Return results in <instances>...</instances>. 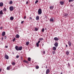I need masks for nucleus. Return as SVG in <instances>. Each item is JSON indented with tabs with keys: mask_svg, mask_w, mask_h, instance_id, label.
Returning a JSON list of instances; mask_svg holds the SVG:
<instances>
[{
	"mask_svg": "<svg viewBox=\"0 0 74 74\" xmlns=\"http://www.w3.org/2000/svg\"><path fill=\"white\" fill-rule=\"evenodd\" d=\"M11 65H10L8 66L7 68V70H10L11 69Z\"/></svg>",
	"mask_w": 74,
	"mask_h": 74,
	"instance_id": "3",
	"label": "nucleus"
},
{
	"mask_svg": "<svg viewBox=\"0 0 74 74\" xmlns=\"http://www.w3.org/2000/svg\"><path fill=\"white\" fill-rule=\"evenodd\" d=\"M53 51H55L56 50V47H53Z\"/></svg>",
	"mask_w": 74,
	"mask_h": 74,
	"instance_id": "17",
	"label": "nucleus"
},
{
	"mask_svg": "<svg viewBox=\"0 0 74 74\" xmlns=\"http://www.w3.org/2000/svg\"><path fill=\"white\" fill-rule=\"evenodd\" d=\"M68 65L69 66H70V64H69V63L68 64Z\"/></svg>",
	"mask_w": 74,
	"mask_h": 74,
	"instance_id": "46",
	"label": "nucleus"
},
{
	"mask_svg": "<svg viewBox=\"0 0 74 74\" xmlns=\"http://www.w3.org/2000/svg\"><path fill=\"white\" fill-rule=\"evenodd\" d=\"M60 74H63V73H62V72H61V73Z\"/></svg>",
	"mask_w": 74,
	"mask_h": 74,
	"instance_id": "52",
	"label": "nucleus"
},
{
	"mask_svg": "<svg viewBox=\"0 0 74 74\" xmlns=\"http://www.w3.org/2000/svg\"><path fill=\"white\" fill-rule=\"evenodd\" d=\"M46 74H48L49 73V69H47L46 71Z\"/></svg>",
	"mask_w": 74,
	"mask_h": 74,
	"instance_id": "8",
	"label": "nucleus"
},
{
	"mask_svg": "<svg viewBox=\"0 0 74 74\" xmlns=\"http://www.w3.org/2000/svg\"><path fill=\"white\" fill-rule=\"evenodd\" d=\"M73 55L74 56V53H73Z\"/></svg>",
	"mask_w": 74,
	"mask_h": 74,
	"instance_id": "57",
	"label": "nucleus"
},
{
	"mask_svg": "<svg viewBox=\"0 0 74 74\" xmlns=\"http://www.w3.org/2000/svg\"><path fill=\"white\" fill-rule=\"evenodd\" d=\"M5 34V32H3L2 33V36H4Z\"/></svg>",
	"mask_w": 74,
	"mask_h": 74,
	"instance_id": "9",
	"label": "nucleus"
},
{
	"mask_svg": "<svg viewBox=\"0 0 74 74\" xmlns=\"http://www.w3.org/2000/svg\"><path fill=\"white\" fill-rule=\"evenodd\" d=\"M15 48L16 51H21L22 49V47L21 46L19 47L18 46H16Z\"/></svg>",
	"mask_w": 74,
	"mask_h": 74,
	"instance_id": "1",
	"label": "nucleus"
},
{
	"mask_svg": "<svg viewBox=\"0 0 74 74\" xmlns=\"http://www.w3.org/2000/svg\"><path fill=\"white\" fill-rule=\"evenodd\" d=\"M23 62H24V63H28L29 62H28V61L26 60H23Z\"/></svg>",
	"mask_w": 74,
	"mask_h": 74,
	"instance_id": "20",
	"label": "nucleus"
},
{
	"mask_svg": "<svg viewBox=\"0 0 74 74\" xmlns=\"http://www.w3.org/2000/svg\"><path fill=\"white\" fill-rule=\"evenodd\" d=\"M66 55H69V52L68 51H66Z\"/></svg>",
	"mask_w": 74,
	"mask_h": 74,
	"instance_id": "22",
	"label": "nucleus"
},
{
	"mask_svg": "<svg viewBox=\"0 0 74 74\" xmlns=\"http://www.w3.org/2000/svg\"><path fill=\"white\" fill-rule=\"evenodd\" d=\"M68 15V14H67V13H65L64 15V16H65V17L67 16Z\"/></svg>",
	"mask_w": 74,
	"mask_h": 74,
	"instance_id": "14",
	"label": "nucleus"
},
{
	"mask_svg": "<svg viewBox=\"0 0 74 74\" xmlns=\"http://www.w3.org/2000/svg\"><path fill=\"white\" fill-rule=\"evenodd\" d=\"M3 10L4 11L6 12V11H7V9L6 8H4L3 9Z\"/></svg>",
	"mask_w": 74,
	"mask_h": 74,
	"instance_id": "26",
	"label": "nucleus"
},
{
	"mask_svg": "<svg viewBox=\"0 0 74 74\" xmlns=\"http://www.w3.org/2000/svg\"><path fill=\"white\" fill-rule=\"evenodd\" d=\"M69 3L70 2H72V1H74V0H69Z\"/></svg>",
	"mask_w": 74,
	"mask_h": 74,
	"instance_id": "30",
	"label": "nucleus"
},
{
	"mask_svg": "<svg viewBox=\"0 0 74 74\" xmlns=\"http://www.w3.org/2000/svg\"><path fill=\"white\" fill-rule=\"evenodd\" d=\"M35 30L36 31H38V28L37 27H35Z\"/></svg>",
	"mask_w": 74,
	"mask_h": 74,
	"instance_id": "29",
	"label": "nucleus"
},
{
	"mask_svg": "<svg viewBox=\"0 0 74 74\" xmlns=\"http://www.w3.org/2000/svg\"><path fill=\"white\" fill-rule=\"evenodd\" d=\"M16 37L17 38H19V37H20L19 35L18 34H17L16 35Z\"/></svg>",
	"mask_w": 74,
	"mask_h": 74,
	"instance_id": "13",
	"label": "nucleus"
},
{
	"mask_svg": "<svg viewBox=\"0 0 74 74\" xmlns=\"http://www.w3.org/2000/svg\"><path fill=\"white\" fill-rule=\"evenodd\" d=\"M28 1H27L26 3V4H28Z\"/></svg>",
	"mask_w": 74,
	"mask_h": 74,
	"instance_id": "49",
	"label": "nucleus"
},
{
	"mask_svg": "<svg viewBox=\"0 0 74 74\" xmlns=\"http://www.w3.org/2000/svg\"><path fill=\"white\" fill-rule=\"evenodd\" d=\"M71 7H73V5H71Z\"/></svg>",
	"mask_w": 74,
	"mask_h": 74,
	"instance_id": "55",
	"label": "nucleus"
},
{
	"mask_svg": "<svg viewBox=\"0 0 74 74\" xmlns=\"http://www.w3.org/2000/svg\"><path fill=\"white\" fill-rule=\"evenodd\" d=\"M45 30H47V28H45Z\"/></svg>",
	"mask_w": 74,
	"mask_h": 74,
	"instance_id": "53",
	"label": "nucleus"
},
{
	"mask_svg": "<svg viewBox=\"0 0 74 74\" xmlns=\"http://www.w3.org/2000/svg\"><path fill=\"white\" fill-rule=\"evenodd\" d=\"M5 58L6 59H9V57L7 54L5 55Z\"/></svg>",
	"mask_w": 74,
	"mask_h": 74,
	"instance_id": "5",
	"label": "nucleus"
},
{
	"mask_svg": "<svg viewBox=\"0 0 74 74\" xmlns=\"http://www.w3.org/2000/svg\"><path fill=\"white\" fill-rule=\"evenodd\" d=\"M53 7L52 6H50L49 8L50 10H53Z\"/></svg>",
	"mask_w": 74,
	"mask_h": 74,
	"instance_id": "18",
	"label": "nucleus"
},
{
	"mask_svg": "<svg viewBox=\"0 0 74 74\" xmlns=\"http://www.w3.org/2000/svg\"><path fill=\"white\" fill-rule=\"evenodd\" d=\"M26 16H24V19H26Z\"/></svg>",
	"mask_w": 74,
	"mask_h": 74,
	"instance_id": "41",
	"label": "nucleus"
},
{
	"mask_svg": "<svg viewBox=\"0 0 74 74\" xmlns=\"http://www.w3.org/2000/svg\"><path fill=\"white\" fill-rule=\"evenodd\" d=\"M0 14H3V11L1 10L0 11Z\"/></svg>",
	"mask_w": 74,
	"mask_h": 74,
	"instance_id": "33",
	"label": "nucleus"
},
{
	"mask_svg": "<svg viewBox=\"0 0 74 74\" xmlns=\"http://www.w3.org/2000/svg\"><path fill=\"white\" fill-rule=\"evenodd\" d=\"M7 38V36H5V37H4V39L5 40V39H6Z\"/></svg>",
	"mask_w": 74,
	"mask_h": 74,
	"instance_id": "38",
	"label": "nucleus"
},
{
	"mask_svg": "<svg viewBox=\"0 0 74 74\" xmlns=\"http://www.w3.org/2000/svg\"><path fill=\"white\" fill-rule=\"evenodd\" d=\"M44 30H45L44 28H43L42 30V32H44Z\"/></svg>",
	"mask_w": 74,
	"mask_h": 74,
	"instance_id": "32",
	"label": "nucleus"
},
{
	"mask_svg": "<svg viewBox=\"0 0 74 74\" xmlns=\"http://www.w3.org/2000/svg\"><path fill=\"white\" fill-rule=\"evenodd\" d=\"M10 4H12V1H11L10 2Z\"/></svg>",
	"mask_w": 74,
	"mask_h": 74,
	"instance_id": "34",
	"label": "nucleus"
},
{
	"mask_svg": "<svg viewBox=\"0 0 74 74\" xmlns=\"http://www.w3.org/2000/svg\"><path fill=\"white\" fill-rule=\"evenodd\" d=\"M19 56L18 55H17L16 56V58H18Z\"/></svg>",
	"mask_w": 74,
	"mask_h": 74,
	"instance_id": "36",
	"label": "nucleus"
},
{
	"mask_svg": "<svg viewBox=\"0 0 74 74\" xmlns=\"http://www.w3.org/2000/svg\"><path fill=\"white\" fill-rule=\"evenodd\" d=\"M3 3L1 2L0 3V7H3Z\"/></svg>",
	"mask_w": 74,
	"mask_h": 74,
	"instance_id": "15",
	"label": "nucleus"
},
{
	"mask_svg": "<svg viewBox=\"0 0 74 74\" xmlns=\"http://www.w3.org/2000/svg\"><path fill=\"white\" fill-rule=\"evenodd\" d=\"M43 45H44V44H42V47H43Z\"/></svg>",
	"mask_w": 74,
	"mask_h": 74,
	"instance_id": "56",
	"label": "nucleus"
},
{
	"mask_svg": "<svg viewBox=\"0 0 74 74\" xmlns=\"http://www.w3.org/2000/svg\"><path fill=\"white\" fill-rule=\"evenodd\" d=\"M36 69H39V66H36Z\"/></svg>",
	"mask_w": 74,
	"mask_h": 74,
	"instance_id": "28",
	"label": "nucleus"
},
{
	"mask_svg": "<svg viewBox=\"0 0 74 74\" xmlns=\"http://www.w3.org/2000/svg\"><path fill=\"white\" fill-rule=\"evenodd\" d=\"M29 19L30 20L32 19V17H29Z\"/></svg>",
	"mask_w": 74,
	"mask_h": 74,
	"instance_id": "43",
	"label": "nucleus"
},
{
	"mask_svg": "<svg viewBox=\"0 0 74 74\" xmlns=\"http://www.w3.org/2000/svg\"><path fill=\"white\" fill-rule=\"evenodd\" d=\"M10 19L11 20V21H12L14 20V17L12 16H11L10 17Z\"/></svg>",
	"mask_w": 74,
	"mask_h": 74,
	"instance_id": "16",
	"label": "nucleus"
},
{
	"mask_svg": "<svg viewBox=\"0 0 74 74\" xmlns=\"http://www.w3.org/2000/svg\"><path fill=\"white\" fill-rule=\"evenodd\" d=\"M24 23V21H22L21 22V23L22 24V23Z\"/></svg>",
	"mask_w": 74,
	"mask_h": 74,
	"instance_id": "42",
	"label": "nucleus"
},
{
	"mask_svg": "<svg viewBox=\"0 0 74 74\" xmlns=\"http://www.w3.org/2000/svg\"><path fill=\"white\" fill-rule=\"evenodd\" d=\"M38 0L36 1L35 2V4H37V3H38Z\"/></svg>",
	"mask_w": 74,
	"mask_h": 74,
	"instance_id": "35",
	"label": "nucleus"
},
{
	"mask_svg": "<svg viewBox=\"0 0 74 74\" xmlns=\"http://www.w3.org/2000/svg\"><path fill=\"white\" fill-rule=\"evenodd\" d=\"M68 44L69 46H71V42L70 41H68Z\"/></svg>",
	"mask_w": 74,
	"mask_h": 74,
	"instance_id": "12",
	"label": "nucleus"
},
{
	"mask_svg": "<svg viewBox=\"0 0 74 74\" xmlns=\"http://www.w3.org/2000/svg\"><path fill=\"white\" fill-rule=\"evenodd\" d=\"M12 64L13 65V66H15V63L14 62H12Z\"/></svg>",
	"mask_w": 74,
	"mask_h": 74,
	"instance_id": "24",
	"label": "nucleus"
},
{
	"mask_svg": "<svg viewBox=\"0 0 74 74\" xmlns=\"http://www.w3.org/2000/svg\"><path fill=\"white\" fill-rule=\"evenodd\" d=\"M5 48H8V46H5Z\"/></svg>",
	"mask_w": 74,
	"mask_h": 74,
	"instance_id": "45",
	"label": "nucleus"
},
{
	"mask_svg": "<svg viewBox=\"0 0 74 74\" xmlns=\"http://www.w3.org/2000/svg\"><path fill=\"white\" fill-rule=\"evenodd\" d=\"M1 29H3V27H0Z\"/></svg>",
	"mask_w": 74,
	"mask_h": 74,
	"instance_id": "47",
	"label": "nucleus"
},
{
	"mask_svg": "<svg viewBox=\"0 0 74 74\" xmlns=\"http://www.w3.org/2000/svg\"><path fill=\"white\" fill-rule=\"evenodd\" d=\"M39 40H43V38H40L39 39Z\"/></svg>",
	"mask_w": 74,
	"mask_h": 74,
	"instance_id": "37",
	"label": "nucleus"
},
{
	"mask_svg": "<svg viewBox=\"0 0 74 74\" xmlns=\"http://www.w3.org/2000/svg\"><path fill=\"white\" fill-rule=\"evenodd\" d=\"M52 53L53 54V55H54L55 53V51H52Z\"/></svg>",
	"mask_w": 74,
	"mask_h": 74,
	"instance_id": "27",
	"label": "nucleus"
},
{
	"mask_svg": "<svg viewBox=\"0 0 74 74\" xmlns=\"http://www.w3.org/2000/svg\"><path fill=\"white\" fill-rule=\"evenodd\" d=\"M28 60L29 62H30V61H31V58H29V57L28 58Z\"/></svg>",
	"mask_w": 74,
	"mask_h": 74,
	"instance_id": "19",
	"label": "nucleus"
},
{
	"mask_svg": "<svg viewBox=\"0 0 74 74\" xmlns=\"http://www.w3.org/2000/svg\"><path fill=\"white\" fill-rule=\"evenodd\" d=\"M66 47H67V45H66Z\"/></svg>",
	"mask_w": 74,
	"mask_h": 74,
	"instance_id": "54",
	"label": "nucleus"
},
{
	"mask_svg": "<svg viewBox=\"0 0 74 74\" xmlns=\"http://www.w3.org/2000/svg\"><path fill=\"white\" fill-rule=\"evenodd\" d=\"M1 70H2V69H0V72H1Z\"/></svg>",
	"mask_w": 74,
	"mask_h": 74,
	"instance_id": "50",
	"label": "nucleus"
},
{
	"mask_svg": "<svg viewBox=\"0 0 74 74\" xmlns=\"http://www.w3.org/2000/svg\"><path fill=\"white\" fill-rule=\"evenodd\" d=\"M36 45L37 47H39V43H36Z\"/></svg>",
	"mask_w": 74,
	"mask_h": 74,
	"instance_id": "31",
	"label": "nucleus"
},
{
	"mask_svg": "<svg viewBox=\"0 0 74 74\" xmlns=\"http://www.w3.org/2000/svg\"><path fill=\"white\" fill-rule=\"evenodd\" d=\"M16 39V38H14V39H13V40H12V41L13 42H14V41H15Z\"/></svg>",
	"mask_w": 74,
	"mask_h": 74,
	"instance_id": "25",
	"label": "nucleus"
},
{
	"mask_svg": "<svg viewBox=\"0 0 74 74\" xmlns=\"http://www.w3.org/2000/svg\"><path fill=\"white\" fill-rule=\"evenodd\" d=\"M43 53H44V54H45V51H44L43 52Z\"/></svg>",
	"mask_w": 74,
	"mask_h": 74,
	"instance_id": "40",
	"label": "nucleus"
},
{
	"mask_svg": "<svg viewBox=\"0 0 74 74\" xmlns=\"http://www.w3.org/2000/svg\"><path fill=\"white\" fill-rule=\"evenodd\" d=\"M54 40H55V41H58L59 40V38L56 37L54 38Z\"/></svg>",
	"mask_w": 74,
	"mask_h": 74,
	"instance_id": "7",
	"label": "nucleus"
},
{
	"mask_svg": "<svg viewBox=\"0 0 74 74\" xmlns=\"http://www.w3.org/2000/svg\"><path fill=\"white\" fill-rule=\"evenodd\" d=\"M38 14L40 15L42 13V10H41V9H39L38 11Z\"/></svg>",
	"mask_w": 74,
	"mask_h": 74,
	"instance_id": "2",
	"label": "nucleus"
},
{
	"mask_svg": "<svg viewBox=\"0 0 74 74\" xmlns=\"http://www.w3.org/2000/svg\"><path fill=\"white\" fill-rule=\"evenodd\" d=\"M14 8V7L12 6H11L10 7V11H13Z\"/></svg>",
	"mask_w": 74,
	"mask_h": 74,
	"instance_id": "4",
	"label": "nucleus"
},
{
	"mask_svg": "<svg viewBox=\"0 0 74 74\" xmlns=\"http://www.w3.org/2000/svg\"><path fill=\"white\" fill-rule=\"evenodd\" d=\"M1 39L2 40H4V38H3V37H2Z\"/></svg>",
	"mask_w": 74,
	"mask_h": 74,
	"instance_id": "44",
	"label": "nucleus"
},
{
	"mask_svg": "<svg viewBox=\"0 0 74 74\" xmlns=\"http://www.w3.org/2000/svg\"><path fill=\"white\" fill-rule=\"evenodd\" d=\"M40 42H41V41L40 40H39L38 41L37 43H38V44H39V43H40Z\"/></svg>",
	"mask_w": 74,
	"mask_h": 74,
	"instance_id": "39",
	"label": "nucleus"
},
{
	"mask_svg": "<svg viewBox=\"0 0 74 74\" xmlns=\"http://www.w3.org/2000/svg\"><path fill=\"white\" fill-rule=\"evenodd\" d=\"M46 69H47V66H46Z\"/></svg>",
	"mask_w": 74,
	"mask_h": 74,
	"instance_id": "51",
	"label": "nucleus"
},
{
	"mask_svg": "<svg viewBox=\"0 0 74 74\" xmlns=\"http://www.w3.org/2000/svg\"><path fill=\"white\" fill-rule=\"evenodd\" d=\"M54 45L56 47H58V42L55 43L54 44Z\"/></svg>",
	"mask_w": 74,
	"mask_h": 74,
	"instance_id": "6",
	"label": "nucleus"
},
{
	"mask_svg": "<svg viewBox=\"0 0 74 74\" xmlns=\"http://www.w3.org/2000/svg\"><path fill=\"white\" fill-rule=\"evenodd\" d=\"M26 44L27 45H28L29 44V42H26Z\"/></svg>",
	"mask_w": 74,
	"mask_h": 74,
	"instance_id": "23",
	"label": "nucleus"
},
{
	"mask_svg": "<svg viewBox=\"0 0 74 74\" xmlns=\"http://www.w3.org/2000/svg\"><path fill=\"white\" fill-rule=\"evenodd\" d=\"M60 3L61 4V5H63L64 4V1H60Z\"/></svg>",
	"mask_w": 74,
	"mask_h": 74,
	"instance_id": "11",
	"label": "nucleus"
},
{
	"mask_svg": "<svg viewBox=\"0 0 74 74\" xmlns=\"http://www.w3.org/2000/svg\"><path fill=\"white\" fill-rule=\"evenodd\" d=\"M22 59H23V58L21 57V60H22Z\"/></svg>",
	"mask_w": 74,
	"mask_h": 74,
	"instance_id": "48",
	"label": "nucleus"
},
{
	"mask_svg": "<svg viewBox=\"0 0 74 74\" xmlns=\"http://www.w3.org/2000/svg\"><path fill=\"white\" fill-rule=\"evenodd\" d=\"M39 19H40V18L39 17V16H36V19L37 21H38V20H39Z\"/></svg>",
	"mask_w": 74,
	"mask_h": 74,
	"instance_id": "10",
	"label": "nucleus"
},
{
	"mask_svg": "<svg viewBox=\"0 0 74 74\" xmlns=\"http://www.w3.org/2000/svg\"><path fill=\"white\" fill-rule=\"evenodd\" d=\"M50 22H53V18H50Z\"/></svg>",
	"mask_w": 74,
	"mask_h": 74,
	"instance_id": "21",
	"label": "nucleus"
}]
</instances>
